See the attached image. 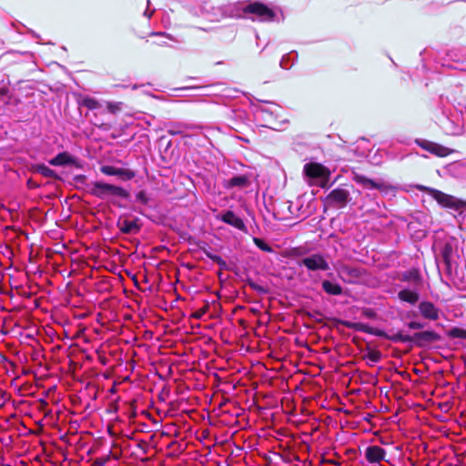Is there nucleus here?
I'll return each instance as SVG.
<instances>
[{"label": "nucleus", "mask_w": 466, "mask_h": 466, "mask_svg": "<svg viewBox=\"0 0 466 466\" xmlns=\"http://www.w3.org/2000/svg\"><path fill=\"white\" fill-rule=\"evenodd\" d=\"M107 109L111 113H116L121 109V103H107Z\"/></svg>", "instance_id": "a878e982"}, {"label": "nucleus", "mask_w": 466, "mask_h": 466, "mask_svg": "<svg viewBox=\"0 0 466 466\" xmlns=\"http://www.w3.org/2000/svg\"><path fill=\"white\" fill-rule=\"evenodd\" d=\"M152 35H161V36H165V37H167V38H168V39H170V40H173V37H172L170 35H168V34H167V33H164V32H156V33H152Z\"/></svg>", "instance_id": "7c9ffc66"}, {"label": "nucleus", "mask_w": 466, "mask_h": 466, "mask_svg": "<svg viewBox=\"0 0 466 466\" xmlns=\"http://www.w3.org/2000/svg\"><path fill=\"white\" fill-rule=\"evenodd\" d=\"M349 196L350 194L347 190L336 188L329 193V198L334 202L345 204L349 199Z\"/></svg>", "instance_id": "2eb2a0df"}, {"label": "nucleus", "mask_w": 466, "mask_h": 466, "mask_svg": "<svg viewBox=\"0 0 466 466\" xmlns=\"http://www.w3.org/2000/svg\"><path fill=\"white\" fill-rule=\"evenodd\" d=\"M415 343L422 346L424 343L432 342L438 339V335L431 330L417 332L414 334Z\"/></svg>", "instance_id": "ddd939ff"}, {"label": "nucleus", "mask_w": 466, "mask_h": 466, "mask_svg": "<svg viewBox=\"0 0 466 466\" xmlns=\"http://www.w3.org/2000/svg\"><path fill=\"white\" fill-rule=\"evenodd\" d=\"M381 354L380 351L371 350H369L368 353L365 355V360L371 365L374 363H377L380 360Z\"/></svg>", "instance_id": "4be33fe9"}, {"label": "nucleus", "mask_w": 466, "mask_h": 466, "mask_svg": "<svg viewBox=\"0 0 466 466\" xmlns=\"http://www.w3.org/2000/svg\"><path fill=\"white\" fill-rule=\"evenodd\" d=\"M145 15H147V17H150L152 15V12L151 13H148L147 11H145Z\"/></svg>", "instance_id": "2f4dec72"}, {"label": "nucleus", "mask_w": 466, "mask_h": 466, "mask_svg": "<svg viewBox=\"0 0 466 466\" xmlns=\"http://www.w3.org/2000/svg\"><path fill=\"white\" fill-rule=\"evenodd\" d=\"M120 230L127 234H132L138 231L139 228L136 221L133 220H123L120 222Z\"/></svg>", "instance_id": "aec40b11"}, {"label": "nucleus", "mask_w": 466, "mask_h": 466, "mask_svg": "<svg viewBox=\"0 0 466 466\" xmlns=\"http://www.w3.org/2000/svg\"><path fill=\"white\" fill-rule=\"evenodd\" d=\"M408 327L410 329H420L424 328V324L419 321H410L408 323Z\"/></svg>", "instance_id": "c85d7f7f"}, {"label": "nucleus", "mask_w": 466, "mask_h": 466, "mask_svg": "<svg viewBox=\"0 0 466 466\" xmlns=\"http://www.w3.org/2000/svg\"><path fill=\"white\" fill-rule=\"evenodd\" d=\"M90 193L101 199H104L108 196H116L120 198L127 197V192L123 187L101 181H96L91 184Z\"/></svg>", "instance_id": "f257e3e1"}, {"label": "nucleus", "mask_w": 466, "mask_h": 466, "mask_svg": "<svg viewBox=\"0 0 466 466\" xmlns=\"http://www.w3.org/2000/svg\"><path fill=\"white\" fill-rule=\"evenodd\" d=\"M206 313V309H200L198 310H196L193 314H192V317L196 319H200Z\"/></svg>", "instance_id": "c756f323"}, {"label": "nucleus", "mask_w": 466, "mask_h": 466, "mask_svg": "<svg viewBox=\"0 0 466 466\" xmlns=\"http://www.w3.org/2000/svg\"><path fill=\"white\" fill-rule=\"evenodd\" d=\"M289 60V55H285L282 56L280 62H279V66L281 68L283 69H289L290 67V66H289L288 62Z\"/></svg>", "instance_id": "cd10ccee"}, {"label": "nucleus", "mask_w": 466, "mask_h": 466, "mask_svg": "<svg viewBox=\"0 0 466 466\" xmlns=\"http://www.w3.org/2000/svg\"><path fill=\"white\" fill-rule=\"evenodd\" d=\"M71 163H73V158L66 152L59 153L54 158L49 160V164L50 165L56 166V167L65 166V165H68V164H71Z\"/></svg>", "instance_id": "f3484780"}, {"label": "nucleus", "mask_w": 466, "mask_h": 466, "mask_svg": "<svg viewBox=\"0 0 466 466\" xmlns=\"http://www.w3.org/2000/svg\"><path fill=\"white\" fill-rule=\"evenodd\" d=\"M249 185V179L247 176H235L228 179L226 183L227 187H238L244 188Z\"/></svg>", "instance_id": "4468645a"}, {"label": "nucleus", "mask_w": 466, "mask_h": 466, "mask_svg": "<svg viewBox=\"0 0 466 466\" xmlns=\"http://www.w3.org/2000/svg\"><path fill=\"white\" fill-rule=\"evenodd\" d=\"M245 14H252L257 16V19L260 22H270L275 17V13L272 9L265 5L260 2H253L246 5L243 7Z\"/></svg>", "instance_id": "7ed1b4c3"}, {"label": "nucleus", "mask_w": 466, "mask_h": 466, "mask_svg": "<svg viewBox=\"0 0 466 466\" xmlns=\"http://www.w3.org/2000/svg\"><path fill=\"white\" fill-rule=\"evenodd\" d=\"M35 172L43 175L46 177H56V172L44 164L36 165L35 167Z\"/></svg>", "instance_id": "412c9836"}, {"label": "nucleus", "mask_w": 466, "mask_h": 466, "mask_svg": "<svg viewBox=\"0 0 466 466\" xmlns=\"http://www.w3.org/2000/svg\"><path fill=\"white\" fill-rule=\"evenodd\" d=\"M419 309L423 318L430 320H437L439 319V309L433 303L422 301L419 304Z\"/></svg>", "instance_id": "9b49d317"}, {"label": "nucleus", "mask_w": 466, "mask_h": 466, "mask_svg": "<svg viewBox=\"0 0 466 466\" xmlns=\"http://www.w3.org/2000/svg\"><path fill=\"white\" fill-rule=\"evenodd\" d=\"M386 451L380 446H369L365 451V458L371 464H377L385 459Z\"/></svg>", "instance_id": "9d476101"}, {"label": "nucleus", "mask_w": 466, "mask_h": 466, "mask_svg": "<svg viewBox=\"0 0 466 466\" xmlns=\"http://www.w3.org/2000/svg\"><path fill=\"white\" fill-rule=\"evenodd\" d=\"M300 265L305 266L309 270L311 271H326L329 269V262L324 258V256L319 253H315L304 258L300 261Z\"/></svg>", "instance_id": "39448f33"}, {"label": "nucleus", "mask_w": 466, "mask_h": 466, "mask_svg": "<svg viewBox=\"0 0 466 466\" xmlns=\"http://www.w3.org/2000/svg\"><path fill=\"white\" fill-rule=\"evenodd\" d=\"M82 105L91 110L97 109L100 107L99 102L95 98L89 96L83 98Z\"/></svg>", "instance_id": "5701e85b"}, {"label": "nucleus", "mask_w": 466, "mask_h": 466, "mask_svg": "<svg viewBox=\"0 0 466 466\" xmlns=\"http://www.w3.org/2000/svg\"><path fill=\"white\" fill-rule=\"evenodd\" d=\"M400 300L414 305L419 300V293L411 289H402L398 294Z\"/></svg>", "instance_id": "dca6fc26"}, {"label": "nucleus", "mask_w": 466, "mask_h": 466, "mask_svg": "<svg viewBox=\"0 0 466 466\" xmlns=\"http://www.w3.org/2000/svg\"><path fill=\"white\" fill-rule=\"evenodd\" d=\"M100 171L106 176H116L120 177L122 180H130L135 177V172L127 169V168H121L116 167L114 166H102L100 167Z\"/></svg>", "instance_id": "6e6552de"}, {"label": "nucleus", "mask_w": 466, "mask_h": 466, "mask_svg": "<svg viewBox=\"0 0 466 466\" xmlns=\"http://www.w3.org/2000/svg\"><path fill=\"white\" fill-rule=\"evenodd\" d=\"M353 180L361 185L363 187L365 188H370V189H381L383 185L380 182H376L372 179H370L368 177H366L365 176L363 175H360V174H354L353 175Z\"/></svg>", "instance_id": "f8f14e48"}, {"label": "nucleus", "mask_w": 466, "mask_h": 466, "mask_svg": "<svg viewBox=\"0 0 466 466\" xmlns=\"http://www.w3.org/2000/svg\"><path fill=\"white\" fill-rule=\"evenodd\" d=\"M323 290L329 295H340L342 293V288L338 284L329 280H324L322 282Z\"/></svg>", "instance_id": "a211bd4d"}, {"label": "nucleus", "mask_w": 466, "mask_h": 466, "mask_svg": "<svg viewBox=\"0 0 466 466\" xmlns=\"http://www.w3.org/2000/svg\"><path fill=\"white\" fill-rule=\"evenodd\" d=\"M136 198H137V200L138 202H140L141 204H147L148 201V198H147L146 192H144V191L138 192L137 194Z\"/></svg>", "instance_id": "bb28decb"}, {"label": "nucleus", "mask_w": 466, "mask_h": 466, "mask_svg": "<svg viewBox=\"0 0 466 466\" xmlns=\"http://www.w3.org/2000/svg\"><path fill=\"white\" fill-rule=\"evenodd\" d=\"M392 340L394 341H401V342H415L414 335H403L401 333L396 334L392 337Z\"/></svg>", "instance_id": "393cba45"}, {"label": "nucleus", "mask_w": 466, "mask_h": 466, "mask_svg": "<svg viewBox=\"0 0 466 466\" xmlns=\"http://www.w3.org/2000/svg\"><path fill=\"white\" fill-rule=\"evenodd\" d=\"M420 189H427L432 196V198L442 207L454 208V209H460L462 207H464V202L451 196L448 194H445L440 190L432 189V188H427L425 187H420Z\"/></svg>", "instance_id": "20e7f679"}, {"label": "nucleus", "mask_w": 466, "mask_h": 466, "mask_svg": "<svg viewBox=\"0 0 466 466\" xmlns=\"http://www.w3.org/2000/svg\"><path fill=\"white\" fill-rule=\"evenodd\" d=\"M279 110V107L277 105H275L273 103H266V105L261 106L258 109L257 115H258V118L267 122V124H265V127L275 128L271 125L274 124V121L277 118Z\"/></svg>", "instance_id": "423d86ee"}, {"label": "nucleus", "mask_w": 466, "mask_h": 466, "mask_svg": "<svg viewBox=\"0 0 466 466\" xmlns=\"http://www.w3.org/2000/svg\"><path fill=\"white\" fill-rule=\"evenodd\" d=\"M253 242L259 249L265 252L270 253L273 251L272 248L259 238H253Z\"/></svg>", "instance_id": "b1692460"}, {"label": "nucleus", "mask_w": 466, "mask_h": 466, "mask_svg": "<svg viewBox=\"0 0 466 466\" xmlns=\"http://www.w3.org/2000/svg\"><path fill=\"white\" fill-rule=\"evenodd\" d=\"M304 175L312 179H318L320 187H324L329 182L330 172L319 163H308L303 168Z\"/></svg>", "instance_id": "f03ea898"}, {"label": "nucleus", "mask_w": 466, "mask_h": 466, "mask_svg": "<svg viewBox=\"0 0 466 466\" xmlns=\"http://www.w3.org/2000/svg\"><path fill=\"white\" fill-rule=\"evenodd\" d=\"M218 218L224 223L234 227L235 228H238L244 232L247 231V227L244 221L239 217H238L233 211L228 210L225 213L219 215Z\"/></svg>", "instance_id": "1a4fd4ad"}, {"label": "nucleus", "mask_w": 466, "mask_h": 466, "mask_svg": "<svg viewBox=\"0 0 466 466\" xmlns=\"http://www.w3.org/2000/svg\"><path fill=\"white\" fill-rule=\"evenodd\" d=\"M416 144L422 149L437 157H447L452 152L448 147L429 140L416 139Z\"/></svg>", "instance_id": "0eeeda50"}, {"label": "nucleus", "mask_w": 466, "mask_h": 466, "mask_svg": "<svg viewBox=\"0 0 466 466\" xmlns=\"http://www.w3.org/2000/svg\"><path fill=\"white\" fill-rule=\"evenodd\" d=\"M195 128H198V127L193 126V125L177 123V124L171 125L170 128L168 129V133L171 135H177V134L184 133L186 130L195 129Z\"/></svg>", "instance_id": "6ab92c4d"}]
</instances>
